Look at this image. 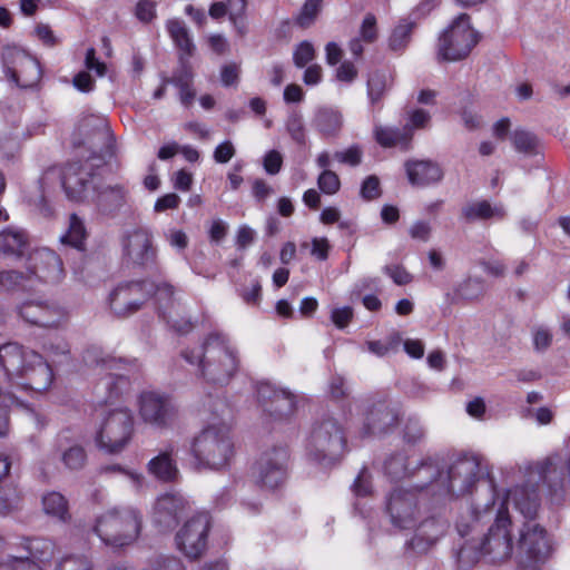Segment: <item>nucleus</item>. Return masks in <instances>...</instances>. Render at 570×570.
I'll return each mask as SVG.
<instances>
[{
    "instance_id": "nucleus-63",
    "label": "nucleus",
    "mask_w": 570,
    "mask_h": 570,
    "mask_svg": "<svg viewBox=\"0 0 570 570\" xmlns=\"http://www.w3.org/2000/svg\"><path fill=\"white\" fill-rule=\"evenodd\" d=\"M236 154V149L230 140H225L219 144L213 154L214 160L217 164L228 163Z\"/></svg>"
},
{
    "instance_id": "nucleus-33",
    "label": "nucleus",
    "mask_w": 570,
    "mask_h": 570,
    "mask_svg": "<svg viewBox=\"0 0 570 570\" xmlns=\"http://www.w3.org/2000/svg\"><path fill=\"white\" fill-rule=\"evenodd\" d=\"M494 513V502L484 504L475 503L466 515H462L456 521V530L461 537H465L472 532L478 523Z\"/></svg>"
},
{
    "instance_id": "nucleus-21",
    "label": "nucleus",
    "mask_w": 570,
    "mask_h": 570,
    "mask_svg": "<svg viewBox=\"0 0 570 570\" xmlns=\"http://www.w3.org/2000/svg\"><path fill=\"white\" fill-rule=\"evenodd\" d=\"M257 397L263 411L274 420L289 417L295 411V396L284 390H277L269 383L257 387Z\"/></svg>"
},
{
    "instance_id": "nucleus-19",
    "label": "nucleus",
    "mask_w": 570,
    "mask_h": 570,
    "mask_svg": "<svg viewBox=\"0 0 570 570\" xmlns=\"http://www.w3.org/2000/svg\"><path fill=\"white\" fill-rule=\"evenodd\" d=\"M139 412L146 423L157 428L169 425L176 417L173 400L157 392H144L139 399Z\"/></svg>"
},
{
    "instance_id": "nucleus-43",
    "label": "nucleus",
    "mask_w": 570,
    "mask_h": 570,
    "mask_svg": "<svg viewBox=\"0 0 570 570\" xmlns=\"http://www.w3.org/2000/svg\"><path fill=\"white\" fill-rule=\"evenodd\" d=\"M512 144L519 153L534 155L539 145L537 136L528 130L517 129L511 136Z\"/></svg>"
},
{
    "instance_id": "nucleus-32",
    "label": "nucleus",
    "mask_w": 570,
    "mask_h": 570,
    "mask_svg": "<svg viewBox=\"0 0 570 570\" xmlns=\"http://www.w3.org/2000/svg\"><path fill=\"white\" fill-rule=\"evenodd\" d=\"M507 213L502 205L492 206L488 200H475L465 204L461 209V217L466 223L487 220L491 218L503 219Z\"/></svg>"
},
{
    "instance_id": "nucleus-22",
    "label": "nucleus",
    "mask_w": 570,
    "mask_h": 570,
    "mask_svg": "<svg viewBox=\"0 0 570 570\" xmlns=\"http://www.w3.org/2000/svg\"><path fill=\"white\" fill-rule=\"evenodd\" d=\"M187 501L177 493L160 495L154 505L153 522L159 531H169L176 528L180 517L185 513Z\"/></svg>"
},
{
    "instance_id": "nucleus-2",
    "label": "nucleus",
    "mask_w": 570,
    "mask_h": 570,
    "mask_svg": "<svg viewBox=\"0 0 570 570\" xmlns=\"http://www.w3.org/2000/svg\"><path fill=\"white\" fill-rule=\"evenodd\" d=\"M181 357L196 366L206 382L215 385L227 384L239 367L237 350L229 338L219 332L209 333L199 347L181 351Z\"/></svg>"
},
{
    "instance_id": "nucleus-48",
    "label": "nucleus",
    "mask_w": 570,
    "mask_h": 570,
    "mask_svg": "<svg viewBox=\"0 0 570 570\" xmlns=\"http://www.w3.org/2000/svg\"><path fill=\"white\" fill-rule=\"evenodd\" d=\"M322 2L323 0H306L295 18V23L303 29L311 27L322 9Z\"/></svg>"
},
{
    "instance_id": "nucleus-49",
    "label": "nucleus",
    "mask_w": 570,
    "mask_h": 570,
    "mask_svg": "<svg viewBox=\"0 0 570 570\" xmlns=\"http://www.w3.org/2000/svg\"><path fill=\"white\" fill-rule=\"evenodd\" d=\"M19 503L20 492L14 485H0V515L14 511Z\"/></svg>"
},
{
    "instance_id": "nucleus-25",
    "label": "nucleus",
    "mask_w": 570,
    "mask_h": 570,
    "mask_svg": "<svg viewBox=\"0 0 570 570\" xmlns=\"http://www.w3.org/2000/svg\"><path fill=\"white\" fill-rule=\"evenodd\" d=\"M127 190L121 185H105L99 178L92 183V194L89 202L94 203L102 214H112L120 209L126 202Z\"/></svg>"
},
{
    "instance_id": "nucleus-57",
    "label": "nucleus",
    "mask_w": 570,
    "mask_h": 570,
    "mask_svg": "<svg viewBox=\"0 0 570 570\" xmlns=\"http://www.w3.org/2000/svg\"><path fill=\"white\" fill-rule=\"evenodd\" d=\"M380 179L371 175L364 179L361 186L360 195L365 200H373L381 196Z\"/></svg>"
},
{
    "instance_id": "nucleus-54",
    "label": "nucleus",
    "mask_w": 570,
    "mask_h": 570,
    "mask_svg": "<svg viewBox=\"0 0 570 570\" xmlns=\"http://www.w3.org/2000/svg\"><path fill=\"white\" fill-rule=\"evenodd\" d=\"M315 49L309 41H302L293 53V61L297 68L305 67L308 62L314 60Z\"/></svg>"
},
{
    "instance_id": "nucleus-13",
    "label": "nucleus",
    "mask_w": 570,
    "mask_h": 570,
    "mask_svg": "<svg viewBox=\"0 0 570 570\" xmlns=\"http://www.w3.org/2000/svg\"><path fill=\"white\" fill-rule=\"evenodd\" d=\"M1 59L7 77L16 85L29 88L36 85L41 70L39 62L29 53L18 47L2 49Z\"/></svg>"
},
{
    "instance_id": "nucleus-11",
    "label": "nucleus",
    "mask_w": 570,
    "mask_h": 570,
    "mask_svg": "<svg viewBox=\"0 0 570 570\" xmlns=\"http://www.w3.org/2000/svg\"><path fill=\"white\" fill-rule=\"evenodd\" d=\"M151 281H132L119 284L109 295V306L118 317L138 312L153 294Z\"/></svg>"
},
{
    "instance_id": "nucleus-53",
    "label": "nucleus",
    "mask_w": 570,
    "mask_h": 570,
    "mask_svg": "<svg viewBox=\"0 0 570 570\" xmlns=\"http://www.w3.org/2000/svg\"><path fill=\"white\" fill-rule=\"evenodd\" d=\"M317 185L324 194L334 195L340 190L341 181L334 171L325 169L318 176Z\"/></svg>"
},
{
    "instance_id": "nucleus-30",
    "label": "nucleus",
    "mask_w": 570,
    "mask_h": 570,
    "mask_svg": "<svg viewBox=\"0 0 570 570\" xmlns=\"http://www.w3.org/2000/svg\"><path fill=\"white\" fill-rule=\"evenodd\" d=\"M29 248V235L23 229L9 227L0 232V253L3 255L23 257Z\"/></svg>"
},
{
    "instance_id": "nucleus-41",
    "label": "nucleus",
    "mask_w": 570,
    "mask_h": 570,
    "mask_svg": "<svg viewBox=\"0 0 570 570\" xmlns=\"http://www.w3.org/2000/svg\"><path fill=\"white\" fill-rule=\"evenodd\" d=\"M31 287L27 272L17 269L0 271V292H13Z\"/></svg>"
},
{
    "instance_id": "nucleus-61",
    "label": "nucleus",
    "mask_w": 570,
    "mask_h": 570,
    "mask_svg": "<svg viewBox=\"0 0 570 570\" xmlns=\"http://www.w3.org/2000/svg\"><path fill=\"white\" fill-rule=\"evenodd\" d=\"M383 272L389 275L396 285H406L412 282V275L400 265H386Z\"/></svg>"
},
{
    "instance_id": "nucleus-16",
    "label": "nucleus",
    "mask_w": 570,
    "mask_h": 570,
    "mask_svg": "<svg viewBox=\"0 0 570 570\" xmlns=\"http://www.w3.org/2000/svg\"><path fill=\"white\" fill-rule=\"evenodd\" d=\"M288 451L284 446H274L262 453L254 466L257 482L267 489L282 485L287 476Z\"/></svg>"
},
{
    "instance_id": "nucleus-14",
    "label": "nucleus",
    "mask_w": 570,
    "mask_h": 570,
    "mask_svg": "<svg viewBox=\"0 0 570 570\" xmlns=\"http://www.w3.org/2000/svg\"><path fill=\"white\" fill-rule=\"evenodd\" d=\"M209 529V515L205 512L195 514L177 532V548L190 560L200 558L207 548Z\"/></svg>"
},
{
    "instance_id": "nucleus-60",
    "label": "nucleus",
    "mask_w": 570,
    "mask_h": 570,
    "mask_svg": "<svg viewBox=\"0 0 570 570\" xmlns=\"http://www.w3.org/2000/svg\"><path fill=\"white\" fill-rule=\"evenodd\" d=\"M533 347L537 352L547 351L552 343V333L549 328L540 326L535 327L532 332Z\"/></svg>"
},
{
    "instance_id": "nucleus-24",
    "label": "nucleus",
    "mask_w": 570,
    "mask_h": 570,
    "mask_svg": "<svg viewBox=\"0 0 570 570\" xmlns=\"http://www.w3.org/2000/svg\"><path fill=\"white\" fill-rule=\"evenodd\" d=\"M127 257L136 265L147 266L157 258V248L153 245V235L145 228L129 233L124 242Z\"/></svg>"
},
{
    "instance_id": "nucleus-38",
    "label": "nucleus",
    "mask_w": 570,
    "mask_h": 570,
    "mask_svg": "<svg viewBox=\"0 0 570 570\" xmlns=\"http://www.w3.org/2000/svg\"><path fill=\"white\" fill-rule=\"evenodd\" d=\"M415 27V21L401 19L389 38V48L396 53H403L410 43Z\"/></svg>"
},
{
    "instance_id": "nucleus-34",
    "label": "nucleus",
    "mask_w": 570,
    "mask_h": 570,
    "mask_svg": "<svg viewBox=\"0 0 570 570\" xmlns=\"http://www.w3.org/2000/svg\"><path fill=\"white\" fill-rule=\"evenodd\" d=\"M22 556L33 561H49L55 553V544L47 538H26L21 541Z\"/></svg>"
},
{
    "instance_id": "nucleus-47",
    "label": "nucleus",
    "mask_w": 570,
    "mask_h": 570,
    "mask_svg": "<svg viewBox=\"0 0 570 570\" xmlns=\"http://www.w3.org/2000/svg\"><path fill=\"white\" fill-rule=\"evenodd\" d=\"M0 570H42L38 562L28 556L8 554L0 561Z\"/></svg>"
},
{
    "instance_id": "nucleus-6",
    "label": "nucleus",
    "mask_w": 570,
    "mask_h": 570,
    "mask_svg": "<svg viewBox=\"0 0 570 570\" xmlns=\"http://www.w3.org/2000/svg\"><path fill=\"white\" fill-rule=\"evenodd\" d=\"M141 523L142 515L136 508H112L97 518L95 532L105 544L124 547L138 538Z\"/></svg>"
},
{
    "instance_id": "nucleus-15",
    "label": "nucleus",
    "mask_w": 570,
    "mask_h": 570,
    "mask_svg": "<svg viewBox=\"0 0 570 570\" xmlns=\"http://www.w3.org/2000/svg\"><path fill=\"white\" fill-rule=\"evenodd\" d=\"M24 267L31 286L36 282L58 284L65 276L61 258L49 248H38L28 253Z\"/></svg>"
},
{
    "instance_id": "nucleus-37",
    "label": "nucleus",
    "mask_w": 570,
    "mask_h": 570,
    "mask_svg": "<svg viewBox=\"0 0 570 570\" xmlns=\"http://www.w3.org/2000/svg\"><path fill=\"white\" fill-rule=\"evenodd\" d=\"M367 97L372 106H379L391 87V77L384 70H376L367 79Z\"/></svg>"
},
{
    "instance_id": "nucleus-64",
    "label": "nucleus",
    "mask_w": 570,
    "mask_h": 570,
    "mask_svg": "<svg viewBox=\"0 0 570 570\" xmlns=\"http://www.w3.org/2000/svg\"><path fill=\"white\" fill-rule=\"evenodd\" d=\"M283 165V157L277 150H269L263 160L264 169L269 175H276L279 173Z\"/></svg>"
},
{
    "instance_id": "nucleus-35",
    "label": "nucleus",
    "mask_w": 570,
    "mask_h": 570,
    "mask_svg": "<svg viewBox=\"0 0 570 570\" xmlns=\"http://www.w3.org/2000/svg\"><path fill=\"white\" fill-rule=\"evenodd\" d=\"M88 237L87 228L83 219L77 214L69 216V224L66 233L61 235L60 242L63 245H69L79 252L86 250V240Z\"/></svg>"
},
{
    "instance_id": "nucleus-17",
    "label": "nucleus",
    "mask_w": 570,
    "mask_h": 570,
    "mask_svg": "<svg viewBox=\"0 0 570 570\" xmlns=\"http://www.w3.org/2000/svg\"><path fill=\"white\" fill-rule=\"evenodd\" d=\"M61 186L68 199L72 202H89L92 194V183L99 177L87 164L71 163L61 170Z\"/></svg>"
},
{
    "instance_id": "nucleus-44",
    "label": "nucleus",
    "mask_w": 570,
    "mask_h": 570,
    "mask_svg": "<svg viewBox=\"0 0 570 570\" xmlns=\"http://www.w3.org/2000/svg\"><path fill=\"white\" fill-rule=\"evenodd\" d=\"M484 282L481 278H468L455 289L456 296L465 301L479 299L484 295Z\"/></svg>"
},
{
    "instance_id": "nucleus-51",
    "label": "nucleus",
    "mask_w": 570,
    "mask_h": 570,
    "mask_svg": "<svg viewBox=\"0 0 570 570\" xmlns=\"http://www.w3.org/2000/svg\"><path fill=\"white\" fill-rule=\"evenodd\" d=\"M401 343V338L399 335L390 336L389 338L384 341H367V350L379 356L383 357L392 352H396L399 345Z\"/></svg>"
},
{
    "instance_id": "nucleus-18",
    "label": "nucleus",
    "mask_w": 570,
    "mask_h": 570,
    "mask_svg": "<svg viewBox=\"0 0 570 570\" xmlns=\"http://www.w3.org/2000/svg\"><path fill=\"white\" fill-rule=\"evenodd\" d=\"M14 311L27 324L39 327H57L65 318L63 309L42 298H28L17 304Z\"/></svg>"
},
{
    "instance_id": "nucleus-12",
    "label": "nucleus",
    "mask_w": 570,
    "mask_h": 570,
    "mask_svg": "<svg viewBox=\"0 0 570 570\" xmlns=\"http://www.w3.org/2000/svg\"><path fill=\"white\" fill-rule=\"evenodd\" d=\"M363 426L361 435H381L394 429L401 417L399 407L387 400L365 401L362 403Z\"/></svg>"
},
{
    "instance_id": "nucleus-42",
    "label": "nucleus",
    "mask_w": 570,
    "mask_h": 570,
    "mask_svg": "<svg viewBox=\"0 0 570 570\" xmlns=\"http://www.w3.org/2000/svg\"><path fill=\"white\" fill-rule=\"evenodd\" d=\"M413 462H409L403 453L392 455L385 462L386 473L394 480L410 478Z\"/></svg>"
},
{
    "instance_id": "nucleus-27",
    "label": "nucleus",
    "mask_w": 570,
    "mask_h": 570,
    "mask_svg": "<svg viewBox=\"0 0 570 570\" xmlns=\"http://www.w3.org/2000/svg\"><path fill=\"white\" fill-rule=\"evenodd\" d=\"M448 522L440 515L434 513L421 517L417 525L412 530L415 531L411 540L413 547L420 548L422 543L431 546L435 543L446 531Z\"/></svg>"
},
{
    "instance_id": "nucleus-29",
    "label": "nucleus",
    "mask_w": 570,
    "mask_h": 570,
    "mask_svg": "<svg viewBox=\"0 0 570 570\" xmlns=\"http://www.w3.org/2000/svg\"><path fill=\"white\" fill-rule=\"evenodd\" d=\"M175 448L169 444L158 455L153 458L147 466L150 474L163 482H171L177 479L178 469L174 459Z\"/></svg>"
},
{
    "instance_id": "nucleus-5",
    "label": "nucleus",
    "mask_w": 570,
    "mask_h": 570,
    "mask_svg": "<svg viewBox=\"0 0 570 570\" xmlns=\"http://www.w3.org/2000/svg\"><path fill=\"white\" fill-rule=\"evenodd\" d=\"M233 450L229 426L225 423L209 424L193 439L191 465L197 471L219 470L228 464Z\"/></svg>"
},
{
    "instance_id": "nucleus-31",
    "label": "nucleus",
    "mask_w": 570,
    "mask_h": 570,
    "mask_svg": "<svg viewBox=\"0 0 570 570\" xmlns=\"http://www.w3.org/2000/svg\"><path fill=\"white\" fill-rule=\"evenodd\" d=\"M374 137L384 148L401 147L407 149L412 140V128L405 125L403 128L375 126Z\"/></svg>"
},
{
    "instance_id": "nucleus-20",
    "label": "nucleus",
    "mask_w": 570,
    "mask_h": 570,
    "mask_svg": "<svg viewBox=\"0 0 570 570\" xmlns=\"http://www.w3.org/2000/svg\"><path fill=\"white\" fill-rule=\"evenodd\" d=\"M514 508L528 519L521 532L519 549L527 554L529 561L543 562L549 558L552 551L551 542L546 530L538 523L532 522L537 514L528 518L515 505ZM535 513H538V511Z\"/></svg>"
},
{
    "instance_id": "nucleus-4",
    "label": "nucleus",
    "mask_w": 570,
    "mask_h": 570,
    "mask_svg": "<svg viewBox=\"0 0 570 570\" xmlns=\"http://www.w3.org/2000/svg\"><path fill=\"white\" fill-rule=\"evenodd\" d=\"M511 521L504 503L495 511V521L480 540H468L458 552L461 568L475 564L481 558L490 562L508 559L512 553Z\"/></svg>"
},
{
    "instance_id": "nucleus-50",
    "label": "nucleus",
    "mask_w": 570,
    "mask_h": 570,
    "mask_svg": "<svg viewBox=\"0 0 570 570\" xmlns=\"http://www.w3.org/2000/svg\"><path fill=\"white\" fill-rule=\"evenodd\" d=\"M286 130L292 139L303 145L305 144V127L302 115L297 110H292L286 120Z\"/></svg>"
},
{
    "instance_id": "nucleus-39",
    "label": "nucleus",
    "mask_w": 570,
    "mask_h": 570,
    "mask_svg": "<svg viewBox=\"0 0 570 570\" xmlns=\"http://www.w3.org/2000/svg\"><path fill=\"white\" fill-rule=\"evenodd\" d=\"M167 29L176 46L186 55L191 56L195 46L185 23L179 20H170L167 23Z\"/></svg>"
},
{
    "instance_id": "nucleus-62",
    "label": "nucleus",
    "mask_w": 570,
    "mask_h": 570,
    "mask_svg": "<svg viewBox=\"0 0 570 570\" xmlns=\"http://www.w3.org/2000/svg\"><path fill=\"white\" fill-rule=\"evenodd\" d=\"M432 233V227L429 222L425 220H416L414 222L410 229L409 234L413 239L426 243L429 242Z\"/></svg>"
},
{
    "instance_id": "nucleus-7",
    "label": "nucleus",
    "mask_w": 570,
    "mask_h": 570,
    "mask_svg": "<svg viewBox=\"0 0 570 570\" xmlns=\"http://www.w3.org/2000/svg\"><path fill=\"white\" fill-rule=\"evenodd\" d=\"M481 35L472 27L471 17L460 13L439 37L436 58L439 61L465 59L479 43Z\"/></svg>"
},
{
    "instance_id": "nucleus-56",
    "label": "nucleus",
    "mask_w": 570,
    "mask_h": 570,
    "mask_svg": "<svg viewBox=\"0 0 570 570\" xmlns=\"http://www.w3.org/2000/svg\"><path fill=\"white\" fill-rule=\"evenodd\" d=\"M360 38L367 43L377 39L376 18L373 13H367L360 28Z\"/></svg>"
},
{
    "instance_id": "nucleus-26",
    "label": "nucleus",
    "mask_w": 570,
    "mask_h": 570,
    "mask_svg": "<svg viewBox=\"0 0 570 570\" xmlns=\"http://www.w3.org/2000/svg\"><path fill=\"white\" fill-rule=\"evenodd\" d=\"M55 454L69 471H80L87 463V453L85 448L72 441L67 432H62L57 436Z\"/></svg>"
},
{
    "instance_id": "nucleus-36",
    "label": "nucleus",
    "mask_w": 570,
    "mask_h": 570,
    "mask_svg": "<svg viewBox=\"0 0 570 570\" xmlns=\"http://www.w3.org/2000/svg\"><path fill=\"white\" fill-rule=\"evenodd\" d=\"M342 124L341 112L327 107L320 108L314 119L316 129L326 137L336 136L342 128Z\"/></svg>"
},
{
    "instance_id": "nucleus-9",
    "label": "nucleus",
    "mask_w": 570,
    "mask_h": 570,
    "mask_svg": "<svg viewBox=\"0 0 570 570\" xmlns=\"http://www.w3.org/2000/svg\"><path fill=\"white\" fill-rule=\"evenodd\" d=\"M480 462L475 456L462 455L443 463L439 498H459L471 493L479 480Z\"/></svg>"
},
{
    "instance_id": "nucleus-40",
    "label": "nucleus",
    "mask_w": 570,
    "mask_h": 570,
    "mask_svg": "<svg viewBox=\"0 0 570 570\" xmlns=\"http://www.w3.org/2000/svg\"><path fill=\"white\" fill-rule=\"evenodd\" d=\"M43 511L57 518L60 521H67L70 518L68 503L65 497L58 492H50L42 498Z\"/></svg>"
},
{
    "instance_id": "nucleus-23",
    "label": "nucleus",
    "mask_w": 570,
    "mask_h": 570,
    "mask_svg": "<svg viewBox=\"0 0 570 570\" xmlns=\"http://www.w3.org/2000/svg\"><path fill=\"white\" fill-rule=\"evenodd\" d=\"M443 463L444 460L439 456H429L420 461H413L410 478L415 479L416 483L412 489L424 493V490L431 488L433 494L439 498Z\"/></svg>"
},
{
    "instance_id": "nucleus-1",
    "label": "nucleus",
    "mask_w": 570,
    "mask_h": 570,
    "mask_svg": "<svg viewBox=\"0 0 570 570\" xmlns=\"http://www.w3.org/2000/svg\"><path fill=\"white\" fill-rule=\"evenodd\" d=\"M127 379L122 374L109 373L99 380L95 386L98 407L95 409L96 417L100 424L96 435L97 445L107 453H119L128 444L131 434L134 420L127 409H109L107 403L117 397Z\"/></svg>"
},
{
    "instance_id": "nucleus-55",
    "label": "nucleus",
    "mask_w": 570,
    "mask_h": 570,
    "mask_svg": "<svg viewBox=\"0 0 570 570\" xmlns=\"http://www.w3.org/2000/svg\"><path fill=\"white\" fill-rule=\"evenodd\" d=\"M149 563L153 570H186L181 560L174 556H157Z\"/></svg>"
},
{
    "instance_id": "nucleus-46",
    "label": "nucleus",
    "mask_w": 570,
    "mask_h": 570,
    "mask_svg": "<svg viewBox=\"0 0 570 570\" xmlns=\"http://www.w3.org/2000/svg\"><path fill=\"white\" fill-rule=\"evenodd\" d=\"M83 362L88 366H99L101 370L114 371L120 367L121 361L115 357L101 356V352L98 348H89L83 354Z\"/></svg>"
},
{
    "instance_id": "nucleus-52",
    "label": "nucleus",
    "mask_w": 570,
    "mask_h": 570,
    "mask_svg": "<svg viewBox=\"0 0 570 570\" xmlns=\"http://www.w3.org/2000/svg\"><path fill=\"white\" fill-rule=\"evenodd\" d=\"M56 570H92V562L83 554H70L58 562Z\"/></svg>"
},
{
    "instance_id": "nucleus-58",
    "label": "nucleus",
    "mask_w": 570,
    "mask_h": 570,
    "mask_svg": "<svg viewBox=\"0 0 570 570\" xmlns=\"http://www.w3.org/2000/svg\"><path fill=\"white\" fill-rule=\"evenodd\" d=\"M425 435V431L416 419H409L404 428V440L406 443L416 444Z\"/></svg>"
},
{
    "instance_id": "nucleus-45",
    "label": "nucleus",
    "mask_w": 570,
    "mask_h": 570,
    "mask_svg": "<svg viewBox=\"0 0 570 570\" xmlns=\"http://www.w3.org/2000/svg\"><path fill=\"white\" fill-rule=\"evenodd\" d=\"M153 294L158 303V312L159 315H163V312H171L170 308L174 307L175 301L174 296V287L168 283L156 284L153 282Z\"/></svg>"
},
{
    "instance_id": "nucleus-3",
    "label": "nucleus",
    "mask_w": 570,
    "mask_h": 570,
    "mask_svg": "<svg viewBox=\"0 0 570 570\" xmlns=\"http://www.w3.org/2000/svg\"><path fill=\"white\" fill-rule=\"evenodd\" d=\"M0 367L9 381L36 392L49 389L53 380L51 366L42 355L18 343L0 346Z\"/></svg>"
},
{
    "instance_id": "nucleus-28",
    "label": "nucleus",
    "mask_w": 570,
    "mask_h": 570,
    "mask_svg": "<svg viewBox=\"0 0 570 570\" xmlns=\"http://www.w3.org/2000/svg\"><path fill=\"white\" fill-rule=\"evenodd\" d=\"M405 170L413 186H428L443 178L441 167L431 160H409L405 163Z\"/></svg>"
},
{
    "instance_id": "nucleus-8",
    "label": "nucleus",
    "mask_w": 570,
    "mask_h": 570,
    "mask_svg": "<svg viewBox=\"0 0 570 570\" xmlns=\"http://www.w3.org/2000/svg\"><path fill=\"white\" fill-rule=\"evenodd\" d=\"M346 445L344 431L333 417L316 421L307 441L311 459L322 464L335 463L343 454Z\"/></svg>"
},
{
    "instance_id": "nucleus-59",
    "label": "nucleus",
    "mask_w": 570,
    "mask_h": 570,
    "mask_svg": "<svg viewBox=\"0 0 570 570\" xmlns=\"http://www.w3.org/2000/svg\"><path fill=\"white\" fill-rule=\"evenodd\" d=\"M334 159L342 164L355 167L362 161V150L358 146H351L346 150L334 153Z\"/></svg>"
},
{
    "instance_id": "nucleus-10",
    "label": "nucleus",
    "mask_w": 570,
    "mask_h": 570,
    "mask_svg": "<svg viewBox=\"0 0 570 570\" xmlns=\"http://www.w3.org/2000/svg\"><path fill=\"white\" fill-rule=\"evenodd\" d=\"M425 501V493L405 488L393 489L386 498L391 523L401 530H412L422 517Z\"/></svg>"
}]
</instances>
